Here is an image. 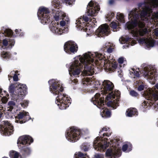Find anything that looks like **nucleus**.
<instances>
[{
  "label": "nucleus",
  "instance_id": "nucleus-1",
  "mask_svg": "<svg viewBox=\"0 0 158 158\" xmlns=\"http://www.w3.org/2000/svg\"><path fill=\"white\" fill-rule=\"evenodd\" d=\"M153 3L147 0L143 2L138 4V8L141 7L142 10L140 11V15L136 8L133 9L128 14V18L130 19L131 22L126 24L127 28L129 30H132L138 26L140 28H144L145 23L143 21L147 22L149 21L151 14L154 8H158V0H152Z\"/></svg>",
  "mask_w": 158,
  "mask_h": 158
},
{
  "label": "nucleus",
  "instance_id": "nucleus-2",
  "mask_svg": "<svg viewBox=\"0 0 158 158\" xmlns=\"http://www.w3.org/2000/svg\"><path fill=\"white\" fill-rule=\"evenodd\" d=\"M85 58H82L83 61L85 64L84 73L87 75H92L94 73V62L97 66L104 67L110 71L114 72L117 68L116 64L105 60V57L102 54L98 52H89Z\"/></svg>",
  "mask_w": 158,
  "mask_h": 158
},
{
  "label": "nucleus",
  "instance_id": "nucleus-3",
  "mask_svg": "<svg viewBox=\"0 0 158 158\" xmlns=\"http://www.w3.org/2000/svg\"><path fill=\"white\" fill-rule=\"evenodd\" d=\"M49 85V89L54 94L58 95L56 98L55 103L61 109H65L71 103L70 98L68 95L63 93L64 88L55 79H52L48 81Z\"/></svg>",
  "mask_w": 158,
  "mask_h": 158
},
{
  "label": "nucleus",
  "instance_id": "nucleus-4",
  "mask_svg": "<svg viewBox=\"0 0 158 158\" xmlns=\"http://www.w3.org/2000/svg\"><path fill=\"white\" fill-rule=\"evenodd\" d=\"M89 52L85 53L84 54L83 57H81L79 58L80 63L78 60H75L73 63L71 64L70 67V70H69V73L71 76H72V75L76 77V76H77L80 74V72L81 71V70L83 69V65H84V69L82 73L83 76H89V75H87L84 73V71L85 70V64L82 61V58L86 57L87 56L86 55V54H88Z\"/></svg>",
  "mask_w": 158,
  "mask_h": 158
},
{
  "label": "nucleus",
  "instance_id": "nucleus-5",
  "mask_svg": "<svg viewBox=\"0 0 158 158\" xmlns=\"http://www.w3.org/2000/svg\"><path fill=\"white\" fill-rule=\"evenodd\" d=\"M89 21L90 22L93 23L94 25H95V23H97L95 18H93L91 19L89 18L86 16L83 15L76 20L77 25L79 27L80 29L83 30L86 32H91L92 31H91V29L92 28H91V26L88 25L89 24L88 23Z\"/></svg>",
  "mask_w": 158,
  "mask_h": 158
},
{
  "label": "nucleus",
  "instance_id": "nucleus-6",
  "mask_svg": "<svg viewBox=\"0 0 158 158\" xmlns=\"http://www.w3.org/2000/svg\"><path fill=\"white\" fill-rule=\"evenodd\" d=\"M27 87L26 85L21 83L17 84L15 87L14 84H11L9 88V93L14 94L19 96L21 95L22 97L25 96L27 93Z\"/></svg>",
  "mask_w": 158,
  "mask_h": 158
},
{
  "label": "nucleus",
  "instance_id": "nucleus-7",
  "mask_svg": "<svg viewBox=\"0 0 158 158\" xmlns=\"http://www.w3.org/2000/svg\"><path fill=\"white\" fill-rule=\"evenodd\" d=\"M81 133V131L80 129L76 127H72L67 131L65 136L68 140L75 142L79 139Z\"/></svg>",
  "mask_w": 158,
  "mask_h": 158
},
{
  "label": "nucleus",
  "instance_id": "nucleus-8",
  "mask_svg": "<svg viewBox=\"0 0 158 158\" xmlns=\"http://www.w3.org/2000/svg\"><path fill=\"white\" fill-rule=\"evenodd\" d=\"M37 15L40 22L43 24L49 23L51 22L50 11L47 8H40L37 12Z\"/></svg>",
  "mask_w": 158,
  "mask_h": 158
},
{
  "label": "nucleus",
  "instance_id": "nucleus-9",
  "mask_svg": "<svg viewBox=\"0 0 158 158\" xmlns=\"http://www.w3.org/2000/svg\"><path fill=\"white\" fill-rule=\"evenodd\" d=\"M101 136L97 137L93 142V146L95 150L97 151H104L109 146V142H107L108 139L105 138L103 139Z\"/></svg>",
  "mask_w": 158,
  "mask_h": 158
},
{
  "label": "nucleus",
  "instance_id": "nucleus-10",
  "mask_svg": "<svg viewBox=\"0 0 158 158\" xmlns=\"http://www.w3.org/2000/svg\"><path fill=\"white\" fill-rule=\"evenodd\" d=\"M14 127L8 121L2 122L0 125V132L6 135H10L14 131Z\"/></svg>",
  "mask_w": 158,
  "mask_h": 158
},
{
  "label": "nucleus",
  "instance_id": "nucleus-11",
  "mask_svg": "<svg viewBox=\"0 0 158 158\" xmlns=\"http://www.w3.org/2000/svg\"><path fill=\"white\" fill-rule=\"evenodd\" d=\"M64 49V51L68 54H74L77 51L78 46L74 42L70 40L65 43Z\"/></svg>",
  "mask_w": 158,
  "mask_h": 158
},
{
  "label": "nucleus",
  "instance_id": "nucleus-12",
  "mask_svg": "<svg viewBox=\"0 0 158 158\" xmlns=\"http://www.w3.org/2000/svg\"><path fill=\"white\" fill-rule=\"evenodd\" d=\"M88 15L91 16H94L96 15V13L100 10V7L98 3H94L91 1L88 3L87 6Z\"/></svg>",
  "mask_w": 158,
  "mask_h": 158
},
{
  "label": "nucleus",
  "instance_id": "nucleus-13",
  "mask_svg": "<svg viewBox=\"0 0 158 158\" xmlns=\"http://www.w3.org/2000/svg\"><path fill=\"white\" fill-rule=\"evenodd\" d=\"M52 23L53 25V29L55 33L58 34V35H61L62 33H64L65 32V30L67 29L65 28V29H63L66 24L65 22L64 21H61L60 22L59 24V23L57 22L56 23L55 22V21H52ZM64 28V27H63Z\"/></svg>",
  "mask_w": 158,
  "mask_h": 158
},
{
  "label": "nucleus",
  "instance_id": "nucleus-14",
  "mask_svg": "<svg viewBox=\"0 0 158 158\" xmlns=\"http://www.w3.org/2000/svg\"><path fill=\"white\" fill-rule=\"evenodd\" d=\"M101 95L99 93H97L92 98L91 101L94 104L96 105L98 108L103 109L104 106V98L103 97H100Z\"/></svg>",
  "mask_w": 158,
  "mask_h": 158
},
{
  "label": "nucleus",
  "instance_id": "nucleus-15",
  "mask_svg": "<svg viewBox=\"0 0 158 158\" xmlns=\"http://www.w3.org/2000/svg\"><path fill=\"white\" fill-rule=\"evenodd\" d=\"M28 112H20L15 117V122L20 124L24 123L31 119Z\"/></svg>",
  "mask_w": 158,
  "mask_h": 158
},
{
  "label": "nucleus",
  "instance_id": "nucleus-16",
  "mask_svg": "<svg viewBox=\"0 0 158 158\" xmlns=\"http://www.w3.org/2000/svg\"><path fill=\"white\" fill-rule=\"evenodd\" d=\"M95 34L99 37L108 35L110 34L109 27L106 24L101 25L95 31Z\"/></svg>",
  "mask_w": 158,
  "mask_h": 158
},
{
  "label": "nucleus",
  "instance_id": "nucleus-17",
  "mask_svg": "<svg viewBox=\"0 0 158 158\" xmlns=\"http://www.w3.org/2000/svg\"><path fill=\"white\" fill-rule=\"evenodd\" d=\"M4 28L3 31L2 30V32L3 34H5V35H6L8 37H15L16 36H23L24 35V33L22 32L21 30H18L16 29L15 30L16 35L13 34V33L12 30L10 29Z\"/></svg>",
  "mask_w": 158,
  "mask_h": 158
},
{
  "label": "nucleus",
  "instance_id": "nucleus-18",
  "mask_svg": "<svg viewBox=\"0 0 158 158\" xmlns=\"http://www.w3.org/2000/svg\"><path fill=\"white\" fill-rule=\"evenodd\" d=\"M33 142V139L29 135H24L20 137L18 140V143L28 145Z\"/></svg>",
  "mask_w": 158,
  "mask_h": 158
},
{
  "label": "nucleus",
  "instance_id": "nucleus-19",
  "mask_svg": "<svg viewBox=\"0 0 158 158\" xmlns=\"http://www.w3.org/2000/svg\"><path fill=\"white\" fill-rule=\"evenodd\" d=\"M102 86L105 94L109 93L110 92H111L114 88V84L110 81L108 80H105L103 82Z\"/></svg>",
  "mask_w": 158,
  "mask_h": 158
},
{
  "label": "nucleus",
  "instance_id": "nucleus-20",
  "mask_svg": "<svg viewBox=\"0 0 158 158\" xmlns=\"http://www.w3.org/2000/svg\"><path fill=\"white\" fill-rule=\"evenodd\" d=\"M139 43L142 44H145L148 48L153 47L155 44V40L152 38H142L139 40Z\"/></svg>",
  "mask_w": 158,
  "mask_h": 158
},
{
  "label": "nucleus",
  "instance_id": "nucleus-21",
  "mask_svg": "<svg viewBox=\"0 0 158 158\" xmlns=\"http://www.w3.org/2000/svg\"><path fill=\"white\" fill-rule=\"evenodd\" d=\"M15 43V40L12 38H10L8 40L4 39L3 40L2 42H0V45H2V47L4 49V47L6 48L9 44V47L11 48L14 46Z\"/></svg>",
  "mask_w": 158,
  "mask_h": 158
},
{
  "label": "nucleus",
  "instance_id": "nucleus-22",
  "mask_svg": "<svg viewBox=\"0 0 158 158\" xmlns=\"http://www.w3.org/2000/svg\"><path fill=\"white\" fill-rule=\"evenodd\" d=\"M20 152L23 157L25 158L30 155L31 150L29 148L24 146L22 147Z\"/></svg>",
  "mask_w": 158,
  "mask_h": 158
},
{
  "label": "nucleus",
  "instance_id": "nucleus-23",
  "mask_svg": "<svg viewBox=\"0 0 158 158\" xmlns=\"http://www.w3.org/2000/svg\"><path fill=\"white\" fill-rule=\"evenodd\" d=\"M132 146L131 143L126 142L122 146V150L123 152H129L132 150Z\"/></svg>",
  "mask_w": 158,
  "mask_h": 158
},
{
  "label": "nucleus",
  "instance_id": "nucleus-24",
  "mask_svg": "<svg viewBox=\"0 0 158 158\" xmlns=\"http://www.w3.org/2000/svg\"><path fill=\"white\" fill-rule=\"evenodd\" d=\"M126 114L127 116L132 117L135 115H137L138 112L135 108H131L127 110Z\"/></svg>",
  "mask_w": 158,
  "mask_h": 158
},
{
  "label": "nucleus",
  "instance_id": "nucleus-25",
  "mask_svg": "<svg viewBox=\"0 0 158 158\" xmlns=\"http://www.w3.org/2000/svg\"><path fill=\"white\" fill-rule=\"evenodd\" d=\"M156 73L154 72L153 70H152L149 69H147L144 71L143 75L144 77L152 79L154 77Z\"/></svg>",
  "mask_w": 158,
  "mask_h": 158
},
{
  "label": "nucleus",
  "instance_id": "nucleus-26",
  "mask_svg": "<svg viewBox=\"0 0 158 158\" xmlns=\"http://www.w3.org/2000/svg\"><path fill=\"white\" fill-rule=\"evenodd\" d=\"M149 99L155 102L158 100V91L156 90L152 93H150L148 95Z\"/></svg>",
  "mask_w": 158,
  "mask_h": 158
},
{
  "label": "nucleus",
  "instance_id": "nucleus-27",
  "mask_svg": "<svg viewBox=\"0 0 158 158\" xmlns=\"http://www.w3.org/2000/svg\"><path fill=\"white\" fill-rule=\"evenodd\" d=\"M64 17V15L63 13L61 11L57 10L56 12L55 15H54V18L56 21L62 19Z\"/></svg>",
  "mask_w": 158,
  "mask_h": 158
},
{
  "label": "nucleus",
  "instance_id": "nucleus-28",
  "mask_svg": "<svg viewBox=\"0 0 158 158\" xmlns=\"http://www.w3.org/2000/svg\"><path fill=\"white\" fill-rule=\"evenodd\" d=\"M101 114L102 117L105 118H108L111 117V113L108 109H105L103 110L102 112L101 113Z\"/></svg>",
  "mask_w": 158,
  "mask_h": 158
},
{
  "label": "nucleus",
  "instance_id": "nucleus-29",
  "mask_svg": "<svg viewBox=\"0 0 158 158\" xmlns=\"http://www.w3.org/2000/svg\"><path fill=\"white\" fill-rule=\"evenodd\" d=\"M114 49V47L110 43H108L106 45V47H105L104 50H106L107 52L109 53H112Z\"/></svg>",
  "mask_w": 158,
  "mask_h": 158
},
{
  "label": "nucleus",
  "instance_id": "nucleus-30",
  "mask_svg": "<svg viewBox=\"0 0 158 158\" xmlns=\"http://www.w3.org/2000/svg\"><path fill=\"white\" fill-rule=\"evenodd\" d=\"M52 4L54 8L58 9L61 6L59 0H53Z\"/></svg>",
  "mask_w": 158,
  "mask_h": 158
},
{
  "label": "nucleus",
  "instance_id": "nucleus-31",
  "mask_svg": "<svg viewBox=\"0 0 158 158\" xmlns=\"http://www.w3.org/2000/svg\"><path fill=\"white\" fill-rule=\"evenodd\" d=\"M15 105V102L13 101H9L8 103L7 110L10 111H12L14 106Z\"/></svg>",
  "mask_w": 158,
  "mask_h": 158
},
{
  "label": "nucleus",
  "instance_id": "nucleus-32",
  "mask_svg": "<svg viewBox=\"0 0 158 158\" xmlns=\"http://www.w3.org/2000/svg\"><path fill=\"white\" fill-rule=\"evenodd\" d=\"M1 56L3 58L7 59L10 57L11 54L8 52L3 51L1 52Z\"/></svg>",
  "mask_w": 158,
  "mask_h": 158
},
{
  "label": "nucleus",
  "instance_id": "nucleus-33",
  "mask_svg": "<svg viewBox=\"0 0 158 158\" xmlns=\"http://www.w3.org/2000/svg\"><path fill=\"white\" fill-rule=\"evenodd\" d=\"M10 156L11 158H18L19 153L15 151H12L10 152Z\"/></svg>",
  "mask_w": 158,
  "mask_h": 158
},
{
  "label": "nucleus",
  "instance_id": "nucleus-34",
  "mask_svg": "<svg viewBox=\"0 0 158 158\" xmlns=\"http://www.w3.org/2000/svg\"><path fill=\"white\" fill-rule=\"evenodd\" d=\"M148 33V31L147 28L140 29L139 31V35L140 36H143L146 34Z\"/></svg>",
  "mask_w": 158,
  "mask_h": 158
},
{
  "label": "nucleus",
  "instance_id": "nucleus-35",
  "mask_svg": "<svg viewBox=\"0 0 158 158\" xmlns=\"http://www.w3.org/2000/svg\"><path fill=\"white\" fill-rule=\"evenodd\" d=\"M110 27L113 28V31H117V29L118 28V26L116 22H112L110 24Z\"/></svg>",
  "mask_w": 158,
  "mask_h": 158
},
{
  "label": "nucleus",
  "instance_id": "nucleus-36",
  "mask_svg": "<svg viewBox=\"0 0 158 158\" xmlns=\"http://www.w3.org/2000/svg\"><path fill=\"white\" fill-rule=\"evenodd\" d=\"M151 105H150L149 103L146 101H144V102L142 103L141 106L140 108L141 109H146L149 106H150Z\"/></svg>",
  "mask_w": 158,
  "mask_h": 158
},
{
  "label": "nucleus",
  "instance_id": "nucleus-37",
  "mask_svg": "<svg viewBox=\"0 0 158 158\" xmlns=\"http://www.w3.org/2000/svg\"><path fill=\"white\" fill-rule=\"evenodd\" d=\"M123 40L125 41L126 42H129L131 43V45L135 44V41L133 40L131 38H130L128 37H126L125 38H124Z\"/></svg>",
  "mask_w": 158,
  "mask_h": 158
},
{
  "label": "nucleus",
  "instance_id": "nucleus-38",
  "mask_svg": "<svg viewBox=\"0 0 158 158\" xmlns=\"http://www.w3.org/2000/svg\"><path fill=\"white\" fill-rule=\"evenodd\" d=\"M118 19L119 21L122 23H125L124 15L122 14H119L117 15Z\"/></svg>",
  "mask_w": 158,
  "mask_h": 158
},
{
  "label": "nucleus",
  "instance_id": "nucleus-39",
  "mask_svg": "<svg viewBox=\"0 0 158 158\" xmlns=\"http://www.w3.org/2000/svg\"><path fill=\"white\" fill-rule=\"evenodd\" d=\"M62 2L69 5H71L74 2L75 0H61Z\"/></svg>",
  "mask_w": 158,
  "mask_h": 158
},
{
  "label": "nucleus",
  "instance_id": "nucleus-40",
  "mask_svg": "<svg viewBox=\"0 0 158 158\" xmlns=\"http://www.w3.org/2000/svg\"><path fill=\"white\" fill-rule=\"evenodd\" d=\"M114 13L112 12L109 13L107 16V19H108L109 21H110L114 17Z\"/></svg>",
  "mask_w": 158,
  "mask_h": 158
},
{
  "label": "nucleus",
  "instance_id": "nucleus-41",
  "mask_svg": "<svg viewBox=\"0 0 158 158\" xmlns=\"http://www.w3.org/2000/svg\"><path fill=\"white\" fill-rule=\"evenodd\" d=\"M112 154V151L111 149H108L106 152V156L108 157H111Z\"/></svg>",
  "mask_w": 158,
  "mask_h": 158
},
{
  "label": "nucleus",
  "instance_id": "nucleus-42",
  "mask_svg": "<svg viewBox=\"0 0 158 158\" xmlns=\"http://www.w3.org/2000/svg\"><path fill=\"white\" fill-rule=\"evenodd\" d=\"M132 70L133 71V72L132 73L134 74V75L135 76L134 77V78H135V77H140V74L139 72L136 71L134 69H132Z\"/></svg>",
  "mask_w": 158,
  "mask_h": 158
},
{
  "label": "nucleus",
  "instance_id": "nucleus-43",
  "mask_svg": "<svg viewBox=\"0 0 158 158\" xmlns=\"http://www.w3.org/2000/svg\"><path fill=\"white\" fill-rule=\"evenodd\" d=\"M29 103V101L27 100H24L21 103V106L24 108L27 107Z\"/></svg>",
  "mask_w": 158,
  "mask_h": 158
},
{
  "label": "nucleus",
  "instance_id": "nucleus-44",
  "mask_svg": "<svg viewBox=\"0 0 158 158\" xmlns=\"http://www.w3.org/2000/svg\"><path fill=\"white\" fill-rule=\"evenodd\" d=\"M130 93V94L133 97H137L139 95L134 90H131Z\"/></svg>",
  "mask_w": 158,
  "mask_h": 158
},
{
  "label": "nucleus",
  "instance_id": "nucleus-45",
  "mask_svg": "<svg viewBox=\"0 0 158 158\" xmlns=\"http://www.w3.org/2000/svg\"><path fill=\"white\" fill-rule=\"evenodd\" d=\"M113 102L111 101H109L107 103V105L108 106L113 107L114 109H116L117 106H113Z\"/></svg>",
  "mask_w": 158,
  "mask_h": 158
},
{
  "label": "nucleus",
  "instance_id": "nucleus-46",
  "mask_svg": "<svg viewBox=\"0 0 158 158\" xmlns=\"http://www.w3.org/2000/svg\"><path fill=\"white\" fill-rule=\"evenodd\" d=\"M1 101L3 103H6L7 102L8 99L7 97L4 96L2 98Z\"/></svg>",
  "mask_w": 158,
  "mask_h": 158
},
{
  "label": "nucleus",
  "instance_id": "nucleus-47",
  "mask_svg": "<svg viewBox=\"0 0 158 158\" xmlns=\"http://www.w3.org/2000/svg\"><path fill=\"white\" fill-rule=\"evenodd\" d=\"M18 75H19V74H18V75L16 74H15L13 77V80L14 81H17L18 80Z\"/></svg>",
  "mask_w": 158,
  "mask_h": 158
},
{
  "label": "nucleus",
  "instance_id": "nucleus-48",
  "mask_svg": "<svg viewBox=\"0 0 158 158\" xmlns=\"http://www.w3.org/2000/svg\"><path fill=\"white\" fill-rule=\"evenodd\" d=\"M144 87L143 85H140L138 87V90L139 91H141L143 90Z\"/></svg>",
  "mask_w": 158,
  "mask_h": 158
},
{
  "label": "nucleus",
  "instance_id": "nucleus-49",
  "mask_svg": "<svg viewBox=\"0 0 158 158\" xmlns=\"http://www.w3.org/2000/svg\"><path fill=\"white\" fill-rule=\"evenodd\" d=\"M108 128L109 129V128L107 127H104L99 132V133L101 134V132L104 131H106L108 130Z\"/></svg>",
  "mask_w": 158,
  "mask_h": 158
},
{
  "label": "nucleus",
  "instance_id": "nucleus-50",
  "mask_svg": "<svg viewBox=\"0 0 158 158\" xmlns=\"http://www.w3.org/2000/svg\"><path fill=\"white\" fill-rule=\"evenodd\" d=\"M124 62V59L123 57H121L118 59V62L120 64H122Z\"/></svg>",
  "mask_w": 158,
  "mask_h": 158
},
{
  "label": "nucleus",
  "instance_id": "nucleus-51",
  "mask_svg": "<svg viewBox=\"0 0 158 158\" xmlns=\"http://www.w3.org/2000/svg\"><path fill=\"white\" fill-rule=\"evenodd\" d=\"M152 16L154 17V19H157L158 18V12H154Z\"/></svg>",
  "mask_w": 158,
  "mask_h": 158
},
{
  "label": "nucleus",
  "instance_id": "nucleus-52",
  "mask_svg": "<svg viewBox=\"0 0 158 158\" xmlns=\"http://www.w3.org/2000/svg\"><path fill=\"white\" fill-rule=\"evenodd\" d=\"M72 82H73L74 83L76 84L78 81V80L77 79H74L73 80H71Z\"/></svg>",
  "mask_w": 158,
  "mask_h": 158
},
{
  "label": "nucleus",
  "instance_id": "nucleus-53",
  "mask_svg": "<svg viewBox=\"0 0 158 158\" xmlns=\"http://www.w3.org/2000/svg\"><path fill=\"white\" fill-rule=\"evenodd\" d=\"M103 137L106 136L107 137H108L109 135L107 133H104L103 134Z\"/></svg>",
  "mask_w": 158,
  "mask_h": 158
},
{
  "label": "nucleus",
  "instance_id": "nucleus-54",
  "mask_svg": "<svg viewBox=\"0 0 158 158\" xmlns=\"http://www.w3.org/2000/svg\"><path fill=\"white\" fill-rule=\"evenodd\" d=\"M111 98V96H107L106 97V100H109V99H110Z\"/></svg>",
  "mask_w": 158,
  "mask_h": 158
},
{
  "label": "nucleus",
  "instance_id": "nucleus-55",
  "mask_svg": "<svg viewBox=\"0 0 158 158\" xmlns=\"http://www.w3.org/2000/svg\"><path fill=\"white\" fill-rule=\"evenodd\" d=\"M84 150L85 151H87L88 150V148L86 147H85L84 148Z\"/></svg>",
  "mask_w": 158,
  "mask_h": 158
},
{
  "label": "nucleus",
  "instance_id": "nucleus-56",
  "mask_svg": "<svg viewBox=\"0 0 158 158\" xmlns=\"http://www.w3.org/2000/svg\"><path fill=\"white\" fill-rule=\"evenodd\" d=\"M95 158H100V156L98 155H97L95 156Z\"/></svg>",
  "mask_w": 158,
  "mask_h": 158
},
{
  "label": "nucleus",
  "instance_id": "nucleus-57",
  "mask_svg": "<svg viewBox=\"0 0 158 158\" xmlns=\"http://www.w3.org/2000/svg\"><path fill=\"white\" fill-rule=\"evenodd\" d=\"M154 32H158V28H156L154 30Z\"/></svg>",
  "mask_w": 158,
  "mask_h": 158
},
{
  "label": "nucleus",
  "instance_id": "nucleus-58",
  "mask_svg": "<svg viewBox=\"0 0 158 158\" xmlns=\"http://www.w3.org/2000/svg\"><path fill=\"white\" fill-rule=\"evenodd\" d=\"M114 1L113 0H110L109 1V2L110 4H112L113 3Z\"/></svg>",
  "mask_w": 158,
  "mask_h": 158
},
{
  "label": "nucleus",
  "instance_id": "nucleus-59",
  "mask_svg": "<svg viewBox=\"0 0 158 158\" xmlns=\"http://www.w3.org/2000/svg\"><path fill=\"white\" fill-rule=\"evenodd\" d=\"M8 77L9 78V80H10V78H11L13 77L12 76H11V75H8Z\"/></svg>",
  "mask_w": 158,
  "mask_h": 158
},
{
  "label": "nucleus",
  "instance_id": "nucleus-60",
  "mask_svg": "<svg viewBox=\"0 0 158 158\" xmlns=\"http://www.w3.org/2000/svg\"><path fill=\"white\" fill-rule=\"evenodd\" d=\"M155 87H156V88L158 90V83L156 84L155 85Z\"/></svg>",
  "mask_w": 158,
  "mask_h": 158
},
{
  "label": "nucleus",
  "instance_id": "nucleus-61",
  "mask_svg": "<svg viewBox=\"0 0 158 158\" xmlns=\"http://www.w3.org/2000/svg\"><path fill=\"white\" fill-rule=\"evenodd\" d=\"M3 115V113L2 112H0V118H1Z\"/></svg>",
  "mask_w": 158,
  "mask_h": 158
},
{
  "label": "nucleus",
  "instance_id": "nucleus-62",
  "mask_svg": "<svg viewBox=\"0 0 158 158\" xmlns=\"http://www.w3.org/2000/svg\"><path fill=\"white\" fill-rule=\"evenodd\" d=\"M154 34L156 36H158V32H154Z\"/></svg>",
  "mask_w": 158,
  "mask_h": 158
},
{
  "label": "nucleus",
  "instance_id": "nucleus-63",
  "mask_svg": "<svg viewBox=\"0 0 158 158\" xmlns=\"http://www.w3.org/2000/svg\"><path fill=\"white\" fill-rule=\"evenodd\" d=\"M90 80L89 79V78H87L86 79V81H87V82H89V81Z\"/></svg>",
  "mask_w": 158,
  "mask_h": 158
},
{
  "label": "nucleus",
  "instance_id": "nucleus-64",
  "mask_svg": "<svg viewBox=\"0 0 158 158\" xmlns=\"http://www.w3.org/2000/svg\"><path fill=\"white\" fill-rule=\"evenodd\" d=\"M18 73V70H16L15 72V74H17Z\"/></svg>",
  "mask_w": 158,
  "mask_h": 158
}]
</instances>
